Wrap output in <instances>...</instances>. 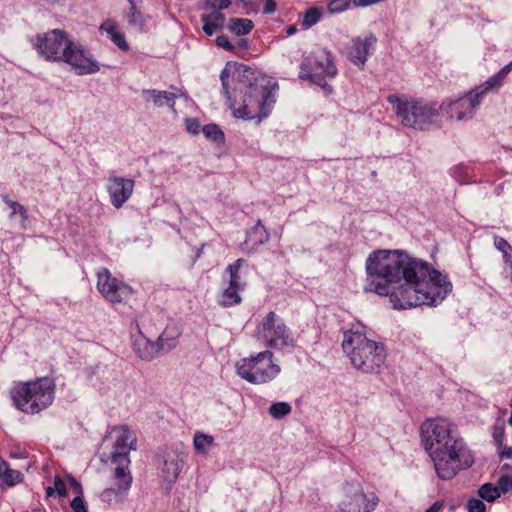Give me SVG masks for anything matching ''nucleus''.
I'll use <instances>...</instances> for the list:
<instances>
[{"instance_id":"nucleus-7","label":"nucleus","mask_w":512,"mask_h":512,"mask_svg":"<svg viewBox=\"0 0 512 512\" xmlns=\"http://www.w3.org/2000/svg\"><path fill=\"white\" fill-rule=\"evenodd\" d=\"M237 375L251 384H265L274 380L281 368L273 361V353L265 350L236 362Z\"/></svg>"},{"instance_id":"nucleus-16","label":"nucleus","mask_w":512,"mask_h":512,"mask_svg":"<svg viewBox=\"0 0 512 512\" xmlns=\"http://www.w3.org/2000/svg\"><path fill=\"white\" fill-rule=\"evenodd\" d=\"M244 259H237L234 263L227 266L225 272L229 275L228 287H226L218 297V304L223 307H230L241 303L240 291L245 287L241 280L240 267Z\"/></svg>"},{"instance_id":"nucleus-14","label":"nucleus","mask_w":512,"mask_h":512,"mask_svg":"<svg viewBox=\"0 0 512 512\" xmlns=\"http://www.w3.org/2000/svg\"><path fill=\"white\" fill-rule=\"evenodd\" d=\"M97 289L111 303H122L133 293V289L128 284L115 278L105 267L97 271Z\"/></svg>"},{"instance_id":"nucleus-29","label":"nucleus","mask_w":512,"mask_h":512,"mask_svg":"<svg viewBox=\"0 0 512 512\" xmlns=\"http://www.w3.org/2000/svg\"><path fill=\"white\" fill-rule=\"evenodd\" d=\"M512 69V61L504 66L498 73L490 77L488 80H486L481 86L483 87V91H492L494 89H498L502 86L503 80L508 75V73Z\"/></svg>"},{"instance_id":"nucleus-17","label":"nucleus","mask_w":512,"mask_h":512,"mask_svg":"<svg viewBox=\"0 0 512 512\" xmlns=\"http://www.w3.org/2000/svg\"><path fill=\"white\" fill-rule=\"evenodd\" d=\"M61 61L69 64L78 75L93 74L100 70L98 63L90 53L79 44L71 42L70 48Z\"/></svg>"},{"instance_id":"nucleus-24","label":"nucleus","mask_w":512,"mask_h":512,"mask_svg":"<svg viewBox=\"0 0 512 512\" xmlns=\"http://www.w3.org/2000/svg\"><path fill=\"white\" fill-rule=\"evenodd\" d=\"M143 94L148 96L147 99L151 100L155 107L168 105L172 110H174L175 100L184 96V93L179 89L176 92L147 89L143 91Z\"/></svg>"},{"instance_id":"nucleus-25","label":"nucleus","mask_w":512,"mask_h":512,"mask_svg":"<svg viewBox=\"0 0 512 512\" xmlns=\"http://www.w3.org/2000/svg\"><path fill=\"white\" fill-rule=\"evenodd\" d=\"M99 30L102 32H106L110 37L111 41L121 50L127 51L129 49V45L125 39L124 33H122L116 24V22L112 19H106L100 25Z\"/></svg>"},{"instance_id":"nucleus-5","label":"nucleus","mask_w":512,"mask_h":512,"mask_svg":"<svg viewBox=\"0 0 512 512\" xmlns=\"http://www.w3.org/2000/svg\"><path fill=\"white\" fill-rule=\"evenodd\" d=\"M437 476L442 480L452 479L460 470L468 469L474 457L464 440L457 434L429 453Z\"/></svg>"},{"instance_id":"nucleus-12","label":"nucleus","mask_w":512,"mask_h":512,"mask_svg":"<svg viewBox=\"0 0 512 512\" xmlns=\"http://www.w3.org/2000/svg\"><path fill=\"white\" fill-rule=\"evenodd\" d=\"M456 434L454 425L444 418L426 420L421 426L422 443L428 454Z\"/></svg>"},{"instance_id":"nucleus-48","label":"nucleus","mask_w":512,"mask_h":512,"mask_svg":"<svg viewBox=\"0 0 512 512\" xmlns=\"http://www.w3.org/2000/svg\"><path fill=\"white\" fill-rule=\"evenodd\" d=\"M69 480H70L71 487H72L73 491L76 493V495L82 496L83 489H82L81 484L72 476L69 477Z\"/></svg>"},{"instance_id":"nucleus-60","label":"nucleus","mask_w":512,"mask_h":512,"mask_svg":"<svg viewBox=\"0 0 512 512\" xmlns=\"http://www.w3.org/2000/svg\"><path fill=\"white\" fill-rule=\"evenodd\" d=\"M510 406L512 407V399H511V402H510Z\"/></svg>"},{"instance_id":"nucleus-3","label":"nucleus","mask_w":512,"mask_h":512,"mask_svg":"<svg viewBox=\"0 0 512 512\" xmlns=\"http://www.w3.org/2000/svg\"><path fill=\"white\" fill-rule=\"evenodd\" d=\"M342 348L354 368L363 373H377L386 360L384 346L358 330L344 332Z\"/></svg>"},{"instance_id":"nucleus-13","label":"nucleus","mask_w":512,"mask_h":512,"mask_svg":"<svg viewBox=\"0 0 512 512\" xmlns=\"http://www.w3.org/2000/svg\"><path fill=\"white\" fill-rule=\"evenodd\" d=\"M71 42L65 31L53 29L38 37L37 50L46 60L61 61Z\"/></svg>"},{"instance_id":"nucleus-52","label":"nucleus","mask_w":512,"mask_h":512,"mask_svg":"<svg viewBox=\"0 0 512 512\" xmlns=\"http://www.w3.org/2000/svg\"><path fill=\"white\" fill-rule=\"evenodd\" d=\"M494 440H495V443L497 444L498 447H502L503 446V440H504V433L503 431H495L494 433Z\"/></svg>"},{"instance_id":"nucleus-33","label":"nucleus","mask_w":512,"mask_h":512,"mask_svg":"<svg viewBox=\"0 0 512 512\" xmlns=\"http://www.w3.org/2000/svg\"><path fill=\"white\" fill-rule=\"evenodd\" d=\"M202 132L204 136L215 142V143H223L224 142V133L216 124H207L202 128Z\"/></svg>"},{"instance_id":"nucleus-55","label":"nucleus","mask_w":512,"mask_h":512,"mask_svg":"<svg viewBox=\"0 0 512 512\" xmlns=\"http://www.w3.org/2000/svg\"><path fill=\"white\" fill-rule=\"evenodd\" d=\"M297 32V27L295 25H290L286 28V34L288 36H292Z\"/></svg>"},{"instance_id":"nucleus-34","label":"nucleus","mask_w":512,"mask_h":512,"mask_svg":"<svg viewBox=\"0 0 512 512\" xmlns=\"http://www.w3.org/2000/svg\"><path fill=\"white\" fill-rule=\"evenodd\" d=\"M478 495L482 500L490 503L500 497L496 486L492 483L483 484L478 490Z\"/></svg>"},{"instance_id":"nucleus-6","label":"nucleus","mask_w":512,"mask_h":512,"mask_svg":"<svg viewBox=\"0 0 512 512\" xmlns=\"http://www.w3.org/2000/svg\"><path fill=\"white\" fill-rule=\"evenodd\" d=\"M55 382L49 377L20 383L11 390L14 405L27 414H37L49 407L55 396Z\"/></svg>"},{"instance_id":"nucleus-23","label":"nucleus","mask_w":512,"mask_h":512,"mask_svg":"<svg viewBox=\"0 0 512 512\" xmlns=\"http://www.w3.org/2000/svg\"><path fill=\"white\" fill-rule=\"evenodd\" d=\"M269 240V233L265 229L261 220L247 232L246 239L242 244V249L248 253L254 252L260 245Z\"/></svg>"},{"instance_id":"nucleus-22","label":"nucleus","mask_w":512,"mask_h":512,"mask_svg":"<svg viewBox=\"0 0 512 512\" xmlns=\"http://www.w3.org/2000/svg\"><path fill=\"white\" fill-rule=\"evenodd\" d=\"M135 325L137 328V334L133 336V351L137 354V356L145 361H150L154 359L158 353L160 352L161 342H152L150 341L143 333L141 332L137 321H135Z\"/></svg>"},{"instance_id":"nucleus-49","label":"nucleus","mask_w":512,"mask_h":512,"mask_svg":"<svg viewBox=\"0 0 512 512\" xmlns=\"http://www.w3.org/2000/svg\"><path fill=\"white\" fill-rule=\"evenodd\" d=\"M382 0H352L353 4L356 6V7H366V6H369L371 4H377L379 2H381Z\"/></svg>"},{"instance_id":"nucleus-43","label":"nucleus","mask_w":512,"mask_h":512,"mask_svg":"<svg viewBox=\"0 0 512 512\" xmlns=\"http://www.w3.org/2000/svg\"><path fill=\"white\" fill-rule=\"evenodd\" d=\"M73 512H87L83 496H76L70 503Z\"/></svg>"},{"instance_id":"nucleus-46","label":"nucleus","mask_w":512,"mask_h":512,"mask_svg":"<svg viewBox=\"0 0 512 512\" xmlns=\"http://www.w3.org/2000/svg\"><path fill=\"white\" fill-rule=\"evenodd\" d=\"M263 1V13L273 14L277 10V3L275 0H262Z\"/></svg>"},{"instance_id":"nucleus-41","label":"nucleus","mask_w":512,"mask_h":512,"mask_svg":"<svg viewBox=\"0 0 512 512\" xmlns=\"http://www.w3.org/2000/svg\"><path fill=\"white\" fill-rule=\"evenodd\" d=\"M351 0H332L328 4V10L331 13H340L350 6Z\"/></svg>"},{"instance_id":"nucleus-47","label":"nucleus","mask_w":512,"mask_h":512,"mask_svg":"<svg viewBox=\"0 0 512 512\" xmlns=\"http://www.w3.org/2000/svg\"><path fill=\"white\" fill-rule=\"evenodd\" d=\"M231 5V0H215L214 3L210 4V7L214 9V11H221L229 8Z\"/></svg>"},{"instance_id":"nucleus-27","label":"nucleus","mask_w":512,"mask_h":512,"mask_svg":"<svg viewBox=\"0 0 512 512\" xmlns=\"http://www.w3.org/2000/svg\"><path fill=\"white\" fill-rule=\"evenodd\" d=\"M215 445V439L212 435L196 431L193 437V446L197 454L207 455L210 449Z\"/></svg>"},{"instance_id":"nucleus-38","label":"nucleus","mask_w":512,"mask_h":512,"mask_svg":"<svg viewBox=\"0 0 512 512\" xmlns=\"http://www.w3.org/2000/svg\"><path fill=\"white\" fill-rule=\"evenodd\" d=\"M496 488L500 496L502 494H506L512 489V470L499 477Z\"/></svg>"},{"instance_id":"nucleus-1","label":"nucleus","mask_w":512,"mask_h":512,"mask_svg":"<svg viewBox=\"0 0 512 512\" xmlns=\"http://www.w3.org/2000/svg\"><path fill=\"white\" fill-rule=\"evenodd\" d=\"M365 291L389 297L394 309L435 306L452 291L447 276L400 250H376L366 259Z\"/></svg>"},{"instance_id":"nucleus-31","label":"nucleus","mask_w":512,"mask_h":512,"mask_svg":"<svg viewBox=\"0 0 512 512\" xmlns=\"http://www.w3.org/2000/svg\"><path fill=\"white\" fill-rule=\"evenodd\" d=\"M253 28V21L247 18H233L229 27L230 31L236 36L247 35Z\"/></svg>"},{"instance_id":"nucleus-18","label":"nucleus","mask_w":512,"mask_h":512,"mask_svg":"<svg viewBox=\"0 0 512 512\" xmlns=\"http://www.w3.org/2000/svg\"><path fill=\"white\" fill-rule=\"evenodd\" d=\"M135 181L130 178L110 174L106 185L110 203L115 209H120L131 198Z\"/></svg>"},{"instance_id":"nucleus-2","label":"nucleus","mask_w":512,"mask_h":512,"mask_svg":"<svg viewBox=\"0 0 512 512\" xmlns=\"http://www.w3.org/2000/svg\"><path fill=\"white\" fill-rule=\"evenodd\" d=\"M222 92L233 116L261 122L271 113L278 85L249 66L227 62L221 71Z\"/></svg>"},{"instance_id":"nucleus-37","label":"nucleus","mask_w":512,"mask_h":512,"mask_svg":"<svg viewBox=\"0 0 512 512\" xmlns=\"http://www.w3.org/2000/svg\"><path fill=\"white\" fill-rule=\"evenodd\" d=\"M128 22L130 25L139 27L140 29H143L145 26V19L142 13L138 10L137 5H133V7L129 8Z\"/></svg>"},{"instance_id":"nucleus-28","label":"nucleus","mask_w":512,"mask_h":512,"mask_svg":"<svg viewBox=\"0 0 512 512\" xmlns=\"http://www.w3.org/2000/svg\"><path fill=\"white\" fill-rule=\"evenodd\" d=\"M512 69V61L504 66L498 73L490 77L488 80H486L481 86L483 87V91H492L494 89H498L502 86L503 80L508 75V73Z\"/></svg>"},{"instance_id":"nucleus-30","label":"nucleus","mask_w":512,"mask_h":512,"mask_svg":"<svg viewBox=\"0 0 512 512\" xmlns=\"http://www.w3.org/2000/svg\"><path fill=\"white\" fill-rule=\"evenodd\" d=\"M0 477L7 486H14L23 481V474L18 470H13L8 463L2 461L0 464Z\"/></svg>"},{"instance_id":"nucleus-9","label":"nucleus","mask_w":512,"mask_h":512,"mask_svg":"<svg viewBox=\"0 0 512 512\" xmlns=\"http://www.w3.org/2000/svg\"><path fill=\"white\" fill-rule=\"evenodd\" d=\"M256 336L265 346L275 350L293 348L295 339L283 319L274 311L268 312L256 329Z\"/></svg>"},{"instance_id":"nucleus-59","label":"nucleus","mask_w":512,"mask_h":512,"mask_svg":"<svg viewBox=\"0 0 512 512\" xmlns=\"http://www.w3.org/2000/svg\"><path fill=\"white\" fill-rule=\"evenodd\" d=\"M509 424L512 426V410H511V415H510V418H509Z\"/></svg>"},{"instance_id":"nucleus-8","label":"nucleus","mask_w":512,"mask_h":512,"mask_svg":"<svg viewBox=\"0 0 512 512\" xmlns=\"http://www.w3.org/2000/svg\"><path fill=\"white\" fill-rule=\"evenodd\" d=\"M338 71L331 53L325 49L316 51L307 56L300 65L299 77L320 86L327 93L332 87L327 79L336 77Z\"/></svg>"},{"instance_id":"nucleus-56","label":"nucleus","mask_w":512,"mask_h":512,"mask_svg":"<svg viewBox=\"0 0 512 512\" xmlns=\"http://www.w3.org/2000/svg\"><path fill=\"white\" fill-rule=\"evenodd\" d=\"M10 455H11V457H14V458L23 457L22 454H18V453H15V454L11 453Z\"/></svg>"},{"instance_id":"nucleus-10","label":"nucleus","mask_w":512,"mask_h":512,"mask_svg":"<svg viewBox=\"0 0 512 512\" xmlns=\"http://www.w3.org/2000/svg\"><path fill=\"white\" fill-rule=\"evenodd\" d=\"M111 464L113 465L111 476L113 486L105 489L101 493V499L103 501H121L128 494L133 482V477L129 469L130 458L125 455L118 456L115 459L111 458Z\"/></svg>"},{"instance_id":"nucleus-45","label":"nucleus","mask_w":512,"mask_h":512,"mask_svg":"<svg viewBox=\"0 0 512 512\" xmlns=\"http://www.w3.org/2000/svg\"><path fill=\"white\" fill-rule=\"evenodd\" d=\"M216 45L227 51H233L234 49V46L230 43L228 37L225 35H220L216 38Z\"/></svg>"},{"instance_id":"nucleus-44","label":"nucleus","mask_w":512,"mask_h":512,"mask_svg":"<svg viewBox=\"0 0 512 512\" xmlns=\"http://www.w3.org/2000/svg\"><path fill=\"white\" fill-rule=\"evenodd\" d=\"M494 246L502 254L505 250L507 251L511 248L510 244L504 238L499 236L494 237Z\"/></svg>"},{"instance_id":"nucleus-19","label":"nucleus","mask_w":512,"mask_h":512,"mask_svg":"<svg viewBox=\"0 0 512 512\" xmlns=\"http://www.w3.org/2000/svg\"><path fill=\"white\" fill-rule=\"evenodd\" d=\"M157 459L163 479L169 483H174L183 466V458L180 453L173 449H166L158 455Z\"/></svg>"},{"instance_id":"nucleus-21","label":"nucleus","mask_w":512,"mask_h":512,"mask_svg":"<svg viewBox=\"0 0 512 512\" xmlns=\"http://www.w3.org/2000/svg\"><path fill=\"white\" fill-rule=\"evenodd\" d=\"M112 434L115 437V441L114 451L111 455V458L115 459L122 455L129 457L130 451L136 449L137 440L134 433H132L127 426L122 425L114 427Z\"/></svg>"},{"instance_id":"nucleus-51","label":"nucleus","mask_w":512,"mask_h":512,"mask_svg":"<svg viewBox=\"0 0 512 512\" xmlns=\"http://www.w3.org/2000/svg\"><path fill=\"white\" fill-rule=\"evenodd\" d=\"M199 123L196 120H191L188 122L187 129L189 132L196 134L199 129Z\"/></svg>"},{"instance_id":"nucleus-26","label":"nucleus","mask_w":512,"mask_h":512,"mask_svg":"<svg viewBox=\"0 0 512 512\" xmlns=\"http://www.w3.org/2000/svg\"><path fill=\"white\" fill-rule=\"evenodd\" d=\"M226 18L224 14L219 11H213L210 14L201 16L203 24V31L208 36L213 35L216 31L221 30L225 25Z\"/></svg>"},{"instance_id":"nucleus-15","label":"nucleus","mask_w":512,"mask_h":512,"mask_svg":"<svg viewBox=\"0 0 512 512\" xmlns=\"http://www.w3.org/2000/svg\"><path fill=\"white\" fill-rule=\"evenodd\" d=\"M345 497L339 507L343 512H373L379 504V497L374 493H364L360 485H347Z\"/></svg>"},{"instance_id":"nucleus-54","label":"nucleus","mask_w":512,"mask_h":512,"mask_svg":"<svg viewBox=\"0 0 512 512\" xmlns=\"http://www.w3.org/2000/svg\"><path fill=\"white\" fill-rule=\"evenodd\" d=\"M443 504L439 501L433 503L425 512H439Z\"/></svg>"},{"instance_id":"nucleus-58","label":"nucleus","mask_w":512,"mask_h":512,"mask_svg":"<svg viewBox=\"0 0 512 512\" xmlns=\"http://www.w3.org/2000/svg\"><path fill=\"white\" fill-rule=\"evenodd\" d=\"M130 7H133V5H136L135 1L134 0H127Z\"/></svg>"},{"instance_id":"nucleus-39","label":"nucleus","mask_w":512,"mask_h":512,"mask_svg":"<svg viewBox=\"0 0 512 512\" xmlns=\"http://www.w3.org/2000/svg\"><path fill=\"white\" fill-rule=\"evenodd\" d=\"M46 493L48 496H51L53 493H57V495L61 498L65 497L67 495V489L65 482L60 478L56 477L54 479V485L53 487H48L46 489Z\"/></svg>"},{"instance_id":"nucleus-11","label":"nucleus","mask_w":512,"mask_h":512,"mask_svg":"<svg viewBox=\"0 0 512 512\" xmlns=\"http://www.w3.org/2000/svg\"><path fill=\"white\" fill-rule=\"evenodd\" d=\"M486 94L487 91H483V87L480 85L459 99L444 101L440 109L450 118L459 121L467 120L472 118Z\"/></svg>"},{"instance_id":"nucleus-40","label":"nucleus","mask_w":512,"mask_h":512,"mask_svg":"<svg viewBox=\"0 0 512 512\" xmlns=\"http://www.w3.org/2000/svg\"><path fill=\"white\" fill-rule=\"evenodd\" d=\"M8 206L12 209L10 217L12 218L14 215L19 214L21 216L22 221H26L28 218L27 210L23 205L16 201L6 200Z\"/></svg>"},{"instance_id":"nucleus-42","label":"nucleus","mask_w":512,"mask_h":512,"mask_svg":"<svg viewBox=\"0 0 512 512\" xmlns=\"http://www.w3.org/2000/svg\"><path fill=\"white\" fill-rule=\"evenodd\" d=\"M468 512H486V505L482 499L471 498L466 504Z\"/></svg>"},{"instance_id":"nucleus-4","label":"nucleus","mask_w":512,"mask_h":512,"mask_svg":"<svg viewBox=\"0 0 512 512\" xmlns=\"http://www.w3.org/2000/svg\"><path fill=\"white\" fill-rule=\"evenodd\" d=\"M387 99L403 126L420 131L439 126L436 103L396 95H390Z\"/></svg>"},{"instance_id":"nucleus-32","label":"nucleus","mask_w":512,"mask_h":512,"mask_svg":"<svg viewBox=\"0 0 512 512\" xmlns=\"http://www.w3.org/2000/svg\"><path fill=\"white\" fill-rule=\"evenodd\" d=\"M322 17V8L310 7L305 11L301 19V26L308 29L318 23Z\"/></svg>"},{"instance_id":"nucleus-50","label":"nucleus","mask_w":512,"mask_h":512,"mask_svg":"<svg viewBox=\"0 0 512 512\" xmlns=\"http://www.w3.org/2000/svg\"><path fill=\"white\" fill-rule=\"evenodd\" d=\"M499 456L501 459H510L512 457V448L509 446L500 447Z\"/></svg>"},{"instance_id":"nucleus-36","label":"nucleus","mask_w":512,"mask_h":512,"mask_svg":"<svg viewBox=\"0 0 512 512\" xmlns=\"http://www.w3.org/2000/svg\"><path fill=\"white\" fill-rule=\"evenodd\" d=\"M178 334L170 335L169 329H165L164 332L158 337L157 342H161L160 351H169L176 346V339Z\"/></svg>"},{"instance_id":"nucleus-53","label":"nucleus","mask_w":512,"mask_h":512,"mask_svg":"<svg viewBox=\"0 0 512 512\" xmlns=\"http://www.w3.org/2000/svg\"><path fill=\"white\" fill-rule=\"evenodd\" d=\"M503 258L505 263L512 268V247L509 250L504 251Z\"/></svg>"},{"instance_id":"nucleus-57","label":"nucleus","mask_w":512,"mask_h":512,"mask_svg":"<svg viewBox=\"0 0 512 512\" xmlns=\"http://www.w3.org/2000/svg\"><path fill=\"white\" fill-rule=\"evenodd\" d=\"M239 44H240V46L246 47L247 46V41L246 40H241Z\"/></svg>"},{"instance_id":"nucleus-20","label":"nucleus","mask_w":512,"mask_h":512,"mask_svg":"<svg viewBox=\"0 0 512 512\" xmlns=\"http://www.w3.org/2000/svg\"><path fill=\"white\" fill-rule=\"evenodd\" d=\"M377 38L374 34H369L364 38L357 37L352 39L347 47V58L356 66L363 68L370 50L375 46Z\"/></svg>"},{"instance_id":"nucleus-35","label":"nucleus","mask_w":512,"mask_h":512,"mask_svg":"<svg viewBox=\"0 0 512 512\" xmlns=\"http://www.w3.org/2000/svg\"><path fill=\"white\" fill-rule=\"evenodd\" d=\"M270 415L275 419H281L291 413V406L287 402H276L269 407Z\"/></svg>"}]
</instances>
